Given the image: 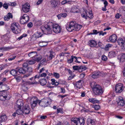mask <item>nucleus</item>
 <instances>
[{"label":"nucleus","instance_id":"14","mask_svg":"<svg viewBox=\"0 0 125 125\" xmlns=\"http://www.w3.org/2000/svg\"><path fill=\"white\" fill-rule=\"evenodd\" d=\"M87 125H95V120L94 119L88 118L87 121Z\"/></svg>","mask_w":125,"mask_h":125},{"label":"nucleus","instance_id":"44","mask_svg":"<svg viewBox=\"0 0 125 125\" xmlns=\"http://www.w3.org/2000/svg\"><path fill=\"white\" fill-rule=\"evenodd\" d=\"M47 117L46 116H41L40 115L38 116V118H39V120L42 121V119H46Z\"/></svg>","mask_w":125,"mask_h":125},{"label":"nucleus","instance_id":"8","mask_svg":"<svg viewBox=\"0 0 125 125\" xmlns=\"http://www.w3.org/2000/svg\"><path fill=\"white\" fill-rule=\"evenodd\" d=\"M53 31L55 33H59L61 31V28L58 24H54L52 26Z\"/></svg>","mask_w":125,"mask_h":125},{"label":"nucleus","instance_id":"7","mask_svg":"<svg viewBox=\"0 0 125 125\" xmlns=\"http://www.w3.org/2000/svg\"><path fill=\"white\" fill-rule=\"evenodd\" d=\"M23 101L21 99L18 100L15 105V109L23 108Z\"/></svg>","mask_w":125,"mask_h":125},{"label":"nucleus","instance_id":"29","mask_svg":"<svg viewBox=\"0 0 125 125\" xmlns=\"http://www.w3.org/2000/svg\"><path fill=\"white\" fill-rule=\"evenodd\" d=\"M82 80H80L79 81L76 82V87L80 89L81 87H82V83H81V82Z\"/></svg>","mask_w":125,"mask_h":125},{"label":"nucleus","instance_id":"10","mask_svg":"<svg viewBox=\"0 0 125 125\" xmlns=\"http://www.w3.org/2000/svg\"><path fill=\"white\" fill-rule=\"evenodd\" d=\"M123 89V85L119 83L116 85L115 90L116 93H120L122 91Z\"/></svg>","mask_w":125,"mask_h":125},{"label":"nucleus","instance_id":"55","mask_svg":"<svg viewBox=\"0 0 125 125\" xmlns=\"http://www.w3.org/2000/svg\"><path fill=\"white\" fill-rule=\"evenodd\" d=\"M98 45L99 46L102 48H104V46L103 44L101 42H99L98 43Z\"/></svg>","mask_w":125,"mask_h":125},{"label":"nucleus","instance_id":"35","mask_svg":"<svg viewBox=\"0 0 125 125\" xmlns=\"http://www.w3.org/2000/svg\"><path fill=\"white\" fill-rule=\"evenodd\" d=\"M40 83L41 85H44L46 84L47 81L46 79H43L40 80Z\"/></svg>","mask_w":125,"mask_h":125},{"label":"nucleus","instance_id":"15","mask_svg":"<svg viewBox=\"0 0 125 125\" xmlns=\"http://www.w3.org/2000/svg\"><path fill=\"white\" fill-rule=\"evenodd\" d=\"M85 120L83 118H78L76 125H84L85 123Z\"/></svg>","mask_w":125,"mask_h":125},{"label":"nucleus","instance_id":"26","mask_svg":"<svg viewBox=\"0 0 125 125\" xmlns=\"http://www.w3.org/2000/svg\"><path fill=\"white\" fill-rule=\"evenodd\" d=\"M79 11V10L77 8L76 6H73L72 8L71 12L74 13L78 12Z\"/></svg>","mask_w":125,"mask_h":125},{"label":"nucleus","instance_id":"24","mask_svg":"<svg viewBox=\"0 0 125 125\" xmlns=\"http://www.w3.org/2000/svg\"><path fill=\"white\" fill-rule=\"evenodd\" d=\"M88 100L90 102L93 104L99 103L100 102L99 101L96 99L95 98H90Z\"/></svg>","mask_w":125,"mask_h":125},{"label":"nucleus","instance_id":"32","mask_svg":"<svg viewBox=\"0 0 125 125\" xmlns=\"http://www.w3.org/2000/svg\"><path fill=\"white\" fill-rule=\"evenodd\" d=\"M16 113L18 115H23L24 114L23 110L21 109V108L17 109Z\"/></svg>","mask_w":125,"mask_h":125},{"label":"nucleus","instance_id":"47","mask_svg":"<svg viewBox=\"0 0 125 125\" xmlns=\"http://www.w3.org/2000/svg\"><path fill=\"white\" fill-rule=\"evenodd\" d=\"M53 75L57 79H58L60 77L59 74L58 73L56 72L53 73Z\"/></svg>","mask_w":125,"mask_h":125},{"label":"nucleus","instance_id":"31","mask_svg":"<svg viewBox=\"0 0 125 125\" xmlns=\"http://www.w3.org/2000/svg\"><path fill=\"white\" fill-rule=\"evenodd\" d=\"M42 56L40 55H36L35 56L34 60L35 61H39L42 59Z\"/></svg>","mask_w":125,"mask_h":125},{"label":"nucleus","instance_id":"57","mask_svg":"<svg viewBox=\"0 0 125 125\" xmlns=\"http://www.w3.org/2000/svg\"><path fill=\"white\" fill-rule=\"evenodd\" d=\"M93 32L91 33V34H96L99 33V32H98L97 31L95 30H94L93 31Z\"/></svg>","mask_w":125,"mask_h":125},{"label":"nucleus","instance_id":"52","mask_svg":"<svg viewBox=\"0 0 125 125\" xmlns=\"http://www.w3.org/2000/svg\"><path fill=\"white\" fill-rule=\"evenodd\" d=\"M35 63V60H30L28 62V63L32 65Z\"/></svg>","mask_w":125,"mask_h":125},{"label":"nucleus","instance_id":"3","mask_svg":"<svg viewBox=\"0 0 125 125\" xmlns=\"http://www.w3.org/2000/svg\"><path fill=\"white\" fill-rule=\"evenodd\" d=\"M51 100L49 98H46L43 99L39 102V104L42 107H46L51 104Z\"/></svg>","mask_w":125,"mask_h":125},{"label":"nucleus","instance_id":"39","mask_svg":"<svg viewBox=\"0 0 125 125\" xmlns=\"http://www.w3.org/2000/svg\"><path fill=\"white\" fill-rule=\"evenodd\" d=\"M73 69L75 70H78L79 72H81V69H80L79 66H73Z\"/></svg>","mask_w":125,"mask_h":125},{"label":"nucleus","instance_id":"22","mask_svg":"<svg viewBox=\"0 0 125 125\" xmlns=\"http://www.w3.org/2000/svg\"><path fill=\"white\" fill-rule=\"evenodd\" d=\"M117 42L120 46L123 47L124 43V41L122 38H120L117 40Z\"/></svg>","mask_w":125,"mask_h":125},{"label":"nucleus","instance_id":"45","mask_svg":"<svg viewBox=\"0 0 125 125\" xmlns=\"http://www.w3.org/2000/svg\"><path fill=\"white\" fill-rule=\"evenodd\" d=\"M74 56H72L71 58L68 59L67 60V62L69 63H72L73 60Z\"/></svg>","mask_w":125,"mask_h":125},{"label":"nucleus","instance_id":"9","mask_svg":"<svg viewBox=\"0 0 125 125\" xmlns=\"http://www.w3.org/2000/svg\"><path fill=\"white\" fill-rule=\"evenodd\" d=\"M44 30L42 29L43 33L46 34H51L52 31L51 29L50 26L48 25H45L44 26Z\"/></svg>","mask_w":125,"mask_h":125},{"label":"nucleus","instance_id":"33","mask_svg":"<svg viewBox=\"0 0 125 125\" xmlns=\"http://www.w3.org/2000/svg\"><path fill=\"white\" fill-rule=\"evenodd\" d=\"M18 72V70H17L16 68L15 70H11L10 72V73L12 75L15 76L17 75Z\"/></svg>","mask_w":125,"mask_h":125},{"label":"nucleus","instance_id":"5","mask_svg":"<svg viewBox=\"0 0 125 125\" xmlns=\"http://www.w3.org/2000/svg\"><path fill=\"white\" fill-rule=\"evenodd\" d=\"M30 101L31 108L33 109L37 105V103L39 104V102L40 101L38 100L36 97H33L30 99Z\"/></svg>","mask_w":125,"mask_h":125},{"label":"nucleus","instance_id":"11","mask_svg":"<svg viewBox=\"0 0 125 125\" xmlns=\"http://www.w3.org/2000/svg\"><path fill=\"white\" fill-rule=\"evenodd\" d=\"M30 8V5L27 3L22 5V10L25 13L29 11Z\"/></svg>","mask_w":125,"mask_h":125},{"label":"nucleus","instance_id":"17","mask_svg":"<svg viewBox=\"0 0 125 125\" xmlns=\"http://www.w3.org/2000/svg\"><path fill=\"white\" fill-rule=\"evenodd\" d=\"M86 15L87 17L89 18L90 19H92L93 17V14L91 11L86 10L85 11Z\"/></svg>","mask_w":125,"mask_h":125},{"label":"nucleus","instance_id":"43","mask_svg":"<svg viewBox=\"0 0 125 125\" xmlns=\"http://www.w3.org/2000/svg\"><path fill=\"white\" fill-rule=\"evenodd\" d=\"M71 2V1L69 0H64L62 2L61 4L62 5H64L67 3L70 4Z\"/></svg>","mask_w":125,"mask_h":125},{"label":"nucleus","instance_id":"63","mask_svg":"<svg viewBox=\"0 0 125 125\" xmlns=\"http://www.w3.org/2000/svg\"><path fill=\"white\" fill-rule=\"evenodd\" d=\"M29 84H36L37 83L36 82H29Z\"/></svg>","mask_w":125,"mask_h":125},{"label":"nucleus","instance_id":"37","mask_svg":"<svg viewBox=\"0 0 125 125\" xmlns=\"http://www.w3.org/2000/svg\"><path fill=\"white\" fill-rule=\"evenodd\" d=\"M52 81V85H57L59 83L56 81L54 79H52L51 80Z\"/></svg>","mask_w":125,"mask_h":125},{"label":"nucleus","instance_id":"1","mask_svg":"<svg viewBox=\"0 0 125 125\" xmlns=\"http://www.w3.org/2000/svg\"><path fill=\"white\" fill-rule=\"evenodd\" d=\"M90 84L93 93L94 95H98L102 94L104 91L100 86L97 84L95 82H93Z\"/></svg>","mask_w":125,"mask_h":125},{"label":"nucleus","instance_id":"59","mask_svg":"<svg viewBox=\"0 0 125 125\" xmlns=\"http://www.w3.org/2000/svg\"><path fill=\"white\" fill-rule=\"evenodd\" d=\"M82 17L83 18H85L86 19H87V16L86 15V13H85V12L81 14Z\"/></svg>","mask_w":125,"mask_h":125},{"label":"nucleus","instance_id":"36","mask_svg":"<svg viewBox=\"0 0 125 125\" xmlns=\"http://www.w3.org/2000/svg\"><path fill=\"white\" fill-rule=\"evenodd\" d=\"M104 7L102 8V10L103 11H105L106 10V7L108 5V3L107 1L106 0H105L104 2Z\"/></svg>","mask_w":125,"mask_h":125},{"label":"nucleus","instance_id":"2","mask_svg":"<svg viewBox=\"0 0 125 125\" xmlns=\"http://www.w3.org/2000/svg\"><path fill=\"white\" fill-rule=\"evenodd\" d=\"M82 26L78 24L75 22L71 21L68 23L66 25V29L70 32L73 30L78 31L82 28Z\"/></svg>","mask_w":125,"mask_h":125},{"label":"nucleus","instance_id":"46","mask_svg":"<svg viewBox=\"0 0 125 125\" xmlns=\"http://www.w3.org/2000/svg\"><path fill=\"white\" fill-rule=\"evenodd\" d=\"M125 103V102L124 100H121L118 102V104L119 105H120L121 106H123L124 105Z\"/></svg>","mask_w":125,"mask_h":125},{"label":"nucleus","instance_id":"42","mask_svg":"<svg viewBox=\"0 0 125 125\" xmlns=\"http://www.w3.org/2000/svg\"><path fill=\"white\" fill-rule=\"evenodd\" d=\"M36 35L35 37L36 38H39L41 37L42 35V34H41V33L39 32L38 31L35 33Z\"/></svg>","mask_w":125,"mask_h":125},{"label":"nucleus","instance_id":"62","mask_svg":"<svg viewBox=\"0 0 125 125\" xmlns=\"http://www.w3.org/2000/svg\"><path fill=\"white\" fill-rule=\"evenodd\" d=\"M75 60L74 61L76 62H77L78 63H79L80 62L78 61L77 59V57L75 56H74L73 58V60Z\"/></svg>","mask_w":125,"mask_h":125},{"label":"nucleus","instance_id":"19","mask_svg":"<svg viewBox=\"0 0 125 125\" xmlns=\"http://www.w3.org/2000/svg\"><path fill=\"white\" fill-rule=\"evenodd\" d=\"M13 16L12 14L10 13H8L7 15L4 17L5 21H8L9 20L10 18H12Z\"/></svg>","mask_w":125,"mask_h":125},{"label":"nucleus","instance_id":"18","mask_svg":"<svg viewBox=\"0 0 125 125\" xmlns=\"http://www.w3.org/2000/svg\"><path fill=\"white\" fill-rule=\"evenodd\" d=\"M100 73L99 71H96L93 73L92 77L94 78H96L100 75Z\"/></svg>","mask_w":125,"mask_h":125},{"label":"nucleus","instance_id":"60","mask_svg":"<svg viewBox=\"0 0 125 125\" xmlns=\"http://www.w3.org/2000/svg\"><path fill=\"white\" fill-rule=\"evenodd\" d=\"M4 8L6 9H7L8 8V5L7 3H5L3 5Z\"/></svg>","mask_w":125,"mask_h":125},{"label":"nucleus","instance_id":"27","mask_svg":"<svg viewBox=\"0 0 125 125\" xmlns=\"http://www.w3.org/2000/svg\"><path fill=\"white\" fill-rule=\"evenodd\" d=\"M50 55L48 58L49 60H51L53 57H54V55H55L54 52H53L52 51H50Z\"/></svg>","mask_w":125,"mask_h":125},{"label":"nucleus","instance_id":"51","mask_svg":"<svg viewBox=\"0 0 125 125\" xmlns=\"http://www.w3.org/2000/svg\"><path fill=\"white\" fill-rule=\"evenodd\" d=\"M27 35L26 34H24L18 38L17 40L18 41H19L23 37H25Z\"/></svg>","mask_w":125,"mask_h":125},{"label":"nucleus","instance_id":"6","mask_svg":"<svg viewBox=\"0 0 125 125\" xmlns=\"http://www.w3.org/2000/svg\"><path fill=\"white\" fill-rule=\"evenodd\" d=\"M29 17L26 14H24L20 18V22L21 24H24L29 21Z\"/></svg>","mask_w":125,"mask_h":125},{"label":"nucleus","instance_id":"12","mask_svg":"<svg viewBox=\"0 0 125 125\" xmlns=\"http://www.w3.org/2000/svg\"><path fill=\"white\" fill-rule=\"evenodd\" d=\"M23 108L24 114L25 115H28L29 114L31 111V109L28 104H26L25 105Z\"/></svg>","mask_w":125,"mask_h":125},{"label":"nucleus","instance_id":"49","mask_svg":"<svg viewBox=\"0 0 125 125\" xmlns=\"http://www.w3.org/2000/svg\"><path fill=\"white\" fill-rule=\"evenodd\" d=\"M80 69H81V72L83 71H84L86 69V68L84 66H79Z\"/></svg>","mask_w":125,"mask_h":125},{"label":"nucleus","instance_id":"23","mask_svg":"<svg viewBox=\"0 0 125 125\" xmlns=\"http://www.w3.org/2000/svg\"><path fill=\"white\" fill-rule=\"evenodd\" d=\"M37 55V53L35 52H32L29 53L28 54L29 57L32 58L34 59L35 56Z\"/></svg>","mask_w":125,"mask_h":125},{"label":"nucleus","instance_id":"13","mask_svg":"<svg viewBox=\"0 0 125 125\" xmlns=\"http://www.w3.org/2000/svg\"><path fill=\"white\" fill-rule=\"evenodd\" d=\"M117 37L115 34H113L111 36L109 39V41L113 43L115 42L117 39Z\"/></svg>","mask_w":125,"mask_h":125},{"label":"nucleus","instance_id":"4","mask_svg":"<svg viewBox=\"0 0 125 125\" xmlns=\"http://www.w3.org/2000/svg\"><path fill=\"white\" fill-rule=\"evenodd\" d=\"M11 29L13 32L15 34H17L21 32V29L19 28L18 25L16 23H13L11 24Z\"/></svg>","mask_w":125,"mask_h":125},{"label":"nucleus","instance_id":"28","mask_svg":"<svg viewBox=\"0 0 125 125\" xmlns=\"http://www.w3.org/2000/svg\"><path fill=\"white\" fill-rule=\"evenodd\" d=\"M7 119L6 116L4 115L1 116L0 117V123H1L5 121Z\"/></svg>","mask_w":125,"mask_h":125},{"label":"nucleus","instance_id":"30","mask_svg":"<svg viewBox=\"0 0 125 125\" xmlns=\"http://www.w3.org/2000/svg\"><path fill=\"white\" fill-rule=\"evenodd\" d=\"M78 118H72L71 119L72 124L74 123V125H76Z\"/></svg>","mask_w":125,"mask_h":125},{"label":"nucleus","instance_id":"34","mask_svg":"<svg viewBox=\"0 0 125 125\" xmlns=\"http://www.w3.org/2000/svg\"><path fill=\"white\" fill-rule=\"evenodd\" d=\"M29 81H25L23 80H22L21 83V85H22V87H24L26 85L29 84Z\"/></svg>","mask_w":125,"mask_h":125},{"label":"nucleus","instance_id":"54","mask_svg":"<svg viewBox=\"0 0 125 125\" xmlns=\"http://www.w3.org/2000/svg\"><path fill=\"white\" fill-rule=\"evenodd\" d=\"M15 78L17 82H20L22 79V78L20 77H15Z\"/></svg>","mask_w":125,"mask_h":125},{"label":"nucleus","instance_id":"21","mask_svg":"<svg viewBox=\"0 0 125 125\" xmlns=\"http://www.w3.org/2000/svg\"><path fill=\"white\" fill-rule=\"evenodd\" d=\"M117 54L116 52L115 51H111L108 54L109 57L112 58L115 56Z\"/></svg>","mask_w":125,"mask_h":125},{"label":"nucleus","instance_id":"61","mask_svg":"<svg viewBox=\"0 0 125 125\" xmlns=\"http://www.w3.org/2000/svg\"><path fill=\"white\" fill-rule=\"evenodd\" d=\"M61 14L62 17H65L67 16V14L65 13H61Z\"/></svg>","mask_w":125,"mask_h":125},{"label":"nucleus","instance_id":"40","mask_svg":"<svg viewBox=\"0 0 125 125\" xmlns=\"http://www.w3.org/2000/svg\"><path fill=\"white\" fill-rule=\"evenodd\" d=\"M50 2L51 4L54 7H55L57 4L56 1L55 0H52Z\"/></svg>","mask_w":125,"mask_h":125},{"label":"nucleus","instance_id":"38","mask_svg":"<svg viewBox=\"0 0 125 125\" xmlns=\"http://www.w3.org/2000/svg\"><path fill=\"white\" fill-rule=\"evenodd\" d=\"M125 60V54L122 53L120 59V62H123Z\"/></svg>","mask_w":125,"mask_h":125},{"label":"nucleus","instance_id":"48","mask_svg":"<svg viewBox=\"0 0 125 125\" xmlns=\"http://www.w3.org/2000/svg\"><path fill=\"white\" fill-rule=\"evenodd\" d=\"M93 107L96 110H98L100 108V107L99 105H95L93 106Z\"/></svg>","mask_w":125,"mask_h":125},{"label":"nucleus","instance_id":"20","mask_svg":"<svg viewBox=\"0 0 125 125\" xmlns=\"http://www.w3.org/2000/svg\"><path fill=\"white\" fill-rule=\"evenodd\" d=\"M32 68L31 67H30L28 68V72H29V73L28 74H25L22 77V78H25L28 77L31 74V73L32 72Z\"/></svg>","mask_w":125,"mask_h":125},{"label":"nucleus","instance_id":"50","mask_svg":"<svg viewBox=\"0 0 125 125\" xmlns=\"http://www.w3.org/2000/svg\"><path fill=\"white\" fill-rule=\"evenodd\" d=\"M46 62V61L45 59H43L40 62V63L42 65H44Z\"/></svg>","mask_w":125,"mask_h":125},{"label":"nucleus","instance_id":"56","mask_svg":"<svg viewBox=\"0 0 125 125\" xmlns=\"http://www.w3.org/2000/svg\"><path fill=\"white\" fill-rule=\"evenodd\" d=\"M99 35H102L104 36V34L106 33V32H103V31H99Z\"/></svg>","mask_w":125,"mask_h":125},{"label":"nucleus","instance_id":"53","mask_svg":"<svg viewBox=\"0 0 125 125\" xmlns=\"http://www.w3.org/2000/svg\"><path fill=\"white\" fill-rule=\"evenodd\" d=\"M8 5L14 6L16 5V3L15 2H10L7 3Z\"/></svg>","mask_w":125,"mask_h":125},{"label":"nucleus","instance_id":"58","mask_svg":"<svg viewBox=\"0 0 125 125\" xmlns=\"http://www.w3.org/2000/svg\"><path fill=\"white\" fill-rule=\"evenodd\" d=\"M57 114H58L60 113H61L62 114L63 113V111H62V109L61 108L57 109Z\"/></svg>","mask_w":125,"mask_h":125},{"label":"nucleus","instance_id":"16","mask_svg":"<svg viewBox=\"0 0 125 125\" xmlns=\"http://www.w3.org/2000/svg\"><path fill=\"white\" fill-rule=\"evenodd\" d=\"M88 43L89 45L92 47H95L97 45L96 42L94 40H90L88 42Z\"/></svg>","mask_w":125,"mask_h":125},{"label":"nucleus","instance_id":"25","mask_svg":"<svg viewBox=\"0 0 125 125\" xmlns=\"http://www.w3.org/2000/svg\"><path fill=\"white\" fill-rule=\"evenodd\" d=\"M16 70H18V72H19L20 73L24 74H25L26 72V71L22 68L18 67L16 68Z\"/></svg>","mask_w":125,"mask_h":125},{"label":"nucleus","instance_id":"41","mask_svg":"<svg viewBox=\"0 0 125 125\" xmlns=\"http://www.w3.org/2000/svg\"><path fill=\"white\" fill-rule=\"evenodd\" d=\"M112 46V44H107L106 45L104 48L105 50H108L109 48L111 47Z\"/></svg>","mask_w":125,"mask_h":125},{"label":"nucleus","instance_id":"64","mask_svg":"<svg viewBox=\"0 0 125 125\" xmlns=\"http://www.w3.org/2000/svg\"><path fill=\"white\" fill-rule=\"evenodd\" d=\"M33 26V24L31 22H30L27 24V26L30 28L31 27Z\"/></svg>","mask_w":125,"mask_h":125}]
</instances>
